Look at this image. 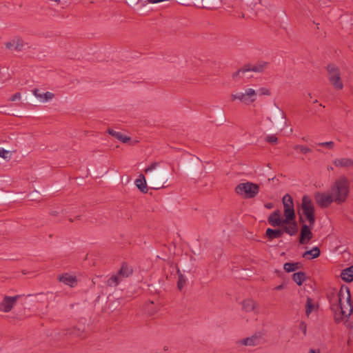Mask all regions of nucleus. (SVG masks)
Wrapping results in <instances>:
<instances>
[{
	"instance_id": "f257e3e1",
	"label": "nucleus",
	"mask_w": 353,
	"mask_h": 353,
	"mask_svg": "<svg viewBox=\"0 0 353 353\" xmlns=\"http://www.w3.org/2000/svg\"><path fill=\"white\" fill-rule=\"evenodd\" d=\"M327 297L336 323L350 316L353 312V304L348 287L342 285L339 291L330 292Z\"/></svg>"
},
{
	"instance_id": "f03ea898",
	"label": "nucleus",
	"mask_w": 353,
	"mask_h": 353,
	"mask_svg": "<svg viewBox=\"0 0 353 353\" xmlns=\"http://www.w3.org/2000/svg\"><path fill=\"white\" fill-rule=\"evenodd\" d=\"M334 203L340 204L344 202L350 192V183L345 176H341L335 181L329 190Z\"/></svg>"
},
{
	"instance_id": "7ed1b4c3",
	"label": "nucleus",
	"mask_w": 353,
	"mask_h": 353,
	"mask_svg": "<svg viewBox=\"0 0 353 353\" xmlns=\"http://www.w3.org/2000/svg\"><path fill=\"white\" fill-rule=\"evenodd\" d=\"M258 97V92L252 88H247L243 91L234 92L231 94L232 101L249 105L255 102Z\"/></svg>"
},
{
	"instance_id": "20e7f679",
	"label": "nucleus",
	"mask_w": 353,
	"mask_h": 353,
	"mask_svg": "<svg viewBox=\"0 0 353 353\" xmlns=\"http://www.w3.org/2000/svg\"><path fill=\"white\" fill-rule=\"evenodd\" d=\"M301 210L310 225L312 227L315 223L314 205L307 195H305L302 198Z\"/></svg>"
},
{
	"instance_id": "39448f33",
	"label": "nucleus",
	"mask_w": 353,
	"mask_h": 353,
	"mask_svg": "<svg viewBox=\"0 0 353 353\" xmlns=\"http://www.w3.org/2000/svg\"><path fill=\"white\" fill-rule=\"evenodd\" d=\"M236 192L248 199L253 198L259 193V186L252 183H242L236 187Z\"/></svg>"
},
{
	"instance_id": "423d86ee",
	"label": "nucleus",
	"mask_w": 353,
	"mask_h": 353,
	"mask_svg": "<svg viewBox=\"0 0 353 353\" xmlns=\"http://www.w3.org/2000/svg\"><path fill=\"white\" fill-rule=\"evenodd\" d=\"M267 64L268 63L261 61L255 65H246L243 68L235 72L233 74L232 77L234 79L236 80L239 77L243 78L245 74L248 72H262L266 68Z\"/></svg>"
},
{
	"instance_id": "0eeeda50",
	"label": "nucleus",
	"mask_w": 353,
	"mask_h": 353,
	"mask_svg": "<svg viewBox=\"0 0 353 353\" xmlns=\"http://www.w3.org/2000/svg\"><path fill=\"white\" fill-rule=\"evenodd\" d=\"M327 72L329 80L334 88L341 90L343 88V84L341 79L339 68L334 65H329Z\"/></svg>"
},
{
	"instance_id": "6e6552de",
	"label": "nucleus",
	"mask_w": 353,
	"mask_h": 353,
	"mask_svg": "<svg viewBox=\"0 0 353 353\" xmlns=\"http://www.w3.org/2000/svg\"><path fill=\"white\" fill-rule=\"evenodd\" d=\"M272 123V125L283 129L287 126V122L285 119V114L284 112L276 108L272 115L268 118Z\"/></svg>"
},
{
	"instance_id": "1a4fd4ad",
	"label": "nucleus",
	"mask_w": 353,
	"mask_h": 353,
	"mask_svg": "<svg viewBox=\"0 0 353 353\" xmlns=\"http://www.w3.org/2000/svg\"><path fill=\"white\" fill-rule=\"evenodd\" d=\"M314 199L316 203L322 208H326L334 202L329 190L325 192H316Z\"/></svg>"
},
{
	"instance_id": "9d476101",
	"label": "nucleus",
	"mask_w": 353,
	"mask_h": 353,
	"mask_svg": "<svg viewBox=\"0 0 353 353\" xmlns=\"http://www.w3.org/2000/svg\"><path fill=\"white\" fill-rule=\"evenodd\" d=\"M20 296V295L5 296L2 301L0 302V312L6 313L10 312Z\"/></svg>"
},
{
	"instance_id": "9b49d317",
	"label": "nucleus",
	"mask_w": 353,
	"mask_h": 353,
	"mask_svg": "<svg viewBox=\"0 0 353 353\" xmlns=\"http://www.w3.org/2000/svg\"><path fill=\"white\" fill-rule=\"evenodd\" d=\"M268 222L272 227L283 225L285 223L284 219L281 218V212L280 210H274L268 217Z\"/></svg>"
},
{
	"instance_id": "f8f14e48",
	"label": "nucleus",
	"mask_w": 353,
	"mask_h": 353,
	"mask_svg": "<svg viewBox=\"0 0 353 353\" xmlns=\"http://www.w3.org/2000/svg\"><path fill=\"white\" fill-rule=\"evenodd\" d=\"M59 281L64 285H68L71 288L77 286L78 280L77 278L69 273H64L59 276Z\"/></svg>"
},
{
	"instance_id": "ddd939ff",
	"label": "nucleus",
	"mask_w": 353,
	"mask_h": 353,
	"mask_svg": "<svg viewBox=\"0 0 353 353\" xmlns=\"http://www.w3.org/2000/svg\"><path fill=\"white\" fill-rule=\"evenodd\" d=\"M312 232L310 227L307 225H303L301 228L299 243L301 244H306L309 243V241L312 238Z\"/></svg>"
},
{
	"instance_id": "4468645a",
	"label": "nucleus",
	"mask_w": 353,
	"mask_h": 353,
	"mask_svg": "<svg viewBox=\"0 0 353 353\" xmlns=\"http://www.w3.org/2000/svg\"><path fill=\"white\" fill-rule=\"evenodd\" d=\"M34 96L41 103H46L50 101L54 97V94L50 92H42L39 89H34L32 90Z\"/></svg>"
},
{
	"instance_id": "2eb2a0df",
	"label": "nucleus",
	"mask_w": 353,
	"mask_h": 353,
	"mask_svg": "<svg viewBox=\"0 0 353 353\" xmlns=\"http://www.w3.org/2000/svg\"><path fill=\"white\" fill-rule=\"evenodd\" d=\"M261 341V336L259 334H254L242 340L237 341L238 345L245 346H254L258 345Z\"/></svg>"
},
{
	"instance_id": "dca6fc26",
	"label": "nucleus",
	"mask_w": 353,
	"mask_h": 353,
	"mask_svg": "<svg viewBox=\"0 0 353 353\" xmlns=\"http://www.w3.org/2000/svg\"><path fill=\"white\" fill-rule=\"evenodd\" d=\"M283 233L285 232L290 236H294L298 232V225L294 220L288 223H283Z\"/></svg>"
},
{
	"instance_id": "f3484780",
	"label": "nucleus",
	"mask_w": 353,
	"mask_h": 353,
	"mask_svg": "<svg viewBox=\"0 0 353 353\" xmlns=\"http://www.w3.org/2000/svg\"><path fill=\"white\" fill-rule=\"evenodd\" d=\"M321 254V250L319 247H313L311 250H307L303 253L302 256L306 259L312 260L318 258Z\"/></svg>"
},
{
	"instance_id": "a211bd4d",
	"label": "nucleus",
	"mask_w": 353,
	"mask_h": 353,
	"mask_svg": "<svg viewBox=\"0 0 353 353\" xmlns=\"http://www.w3.org/2000/svg\"><path fill=\"white\" fill-rule=\"evenodd\" d=\"M341 279L346 282H351L353 281V265L341 272Z\"/></svg>"
},
{
	"instance_id": "6ab92c4d",
	"label": "nucleus",
	"mask_w": 353,
	"mask_h": 353,
	"mask_svg": "<svg viewBox=\"0 0 353 353\" xmlns=\"http://www.w3.org/2000/svg\"><path fill=\"white\" fill-rule=\"evenodd\" d=\"M257 306L256 303L252 299H245L242 303V307L243 310L247 312L254 311Z\"/></svg>"
},
{
	"instance_id": "aec40b11",
	"label": "nucleus",
	"mask_w": 353,
	"mask_h": 353,
	"mask_svg": "<svg viewBox=\"0 0 353 353\" xmlns=\"http://www.w3.org/2000/svg\"><path fill=\"white\" fill-rule=\"evenodd\" d=\"M334 163L336 167L347 168L353 165V161L348 158H341L334 160Z\"/></svg>"
},
{
	"instance_id": "412c9836",
	"label": "nucleus",
	"mask_w": 353,
	"mask_h": 353,
	"mask_svg": "<svg viewBox=\"0 0 353 353\" xmlns=\"http://www.w3.org/2000/svg\"><path fill=\"white\" fill-rule=\"evenodd\" d=\"M265 233L269 239H274L281 237L283 234V230L281 229L274 230L268 228Z\"/></svg>"
},
{
	"instance_id": "4be33fe9",
	"label": "nucleus",
	"mask_w": 353,
	"mask_h": 353,
	"mask_svg": "<svg viewBox=\"0 0 353 353\" xmlns=\"http://www.w3.org/2000/svg\"><path fill=\"white\" fill-rule=\"evenodd\" d=\"M135 185L141 192H147L146 180L143 174H140L139 178L135 181Z\"/></svg>"
},
{
	"instance_id": "5701e85b",
	"label": "nucleus",
	"mask_w": 353,
	"mask_h": 353,
	"mask_svg": "<svg viewBox=\"0 0 353 353\" xmlns=\"http://www.w3.org/2000/svg\"><path fill=\"white\" fill-rule=\"evenodd\" d=\"M7 47L10 49H15L19 51L23 48V43L19 38H15L12 42L7 43Z\"/></svg>"
},
{
	"instance_id": "b1692460",
	"label": "nucleus",
	"mask_w": 353,
	"mask_h": 353,
	"mask_svg": "<svg viewBox=\"0 0 353 353\" xmlns=\"http://www.w3.org/2000/svg\"><path fill=\"white\" fill-rule=\"evenodd\" d=\"M108 132H109L110 134H111L112 137H114L117 139L121 141L122 143H127L130 140L129 137L123 135V134H121L119 132H117L113 130H109Z\"/></svg>"
},
{
	"instance_id": "393cba45",
	"label": "nucleus",
	"mask_w": 353,
	"mask_h": 353,
	"mask_svg": "<svg viewBox=\"0 0 353 353\" xmlns=\"http://www.w3.org/2000/svg\"><path fill=\"white\" fill-rule=\"evenodd\" d=\"M283 204L285 209L294 210L292 199L289 194H285L283 197Z\"/></svg>"
},
{
	"instance_id": "a878e982",
	"label": "nucleus",
	"mask_w": 353,
	"mask_h": 353,
	"mask_svg": "<svg viewBox=\"0 0 353 353\" xmlns=\"http://www.w3.org/2000/svg\"><path fill=\"white\" fill-rule=\"evenodd\" d=\"M305 278V274L303 272H296L293 274V280L299 285H301L303 284Z\"/></svg>"
},
{
	"instance_id": "bb28decb",
	"label": "nucleus",
	"mask_w": 353,
	"mask_h": 353,
	"mask_svg": "<svg viewBox=\"0 0 353 353\" xmlns=\"http://www.w3.org/2000/svg\"><path fill=\"white\" fill-rule=\"evenodd\" d=\"M284 221L285 223H288L290 221L294 220L295 219V213L294 210H284Z\"/></svg>"
},
{
	"instance_id": "cd10ccee",
	"label": "nucleus",
	"mask_w": 353,
	"mask_h": 353,
	"mask_svg": "<svg viewBox=\"0 0 353 353\" xmlns=\"http://www.w3.org/2000/svg\"><path fill=\"white\" fill-rule=\"evenodd\" d=\"M314 309V304L312 299L307 298L305 303V314L308 316Z\"/></svg>"
},
{
	"instance_id": "c85d7f7f",
	"label": "nucleus",
	"mask_w": 353,
	"mask_h": 353,
	"mask_svg": "<svg viewBox=\"0 0 353 353\" xmlns=\"http://www.w3.org/2000/svg\"><path fill=\"white\" fill-rule=\"evenodd\" d=\"M132 273V269L130 268L127 265H123L121 268V270L119 271V276L121 277V276H123V277H127L130 274Z\"/></svg>"
},
{
	"instance_id": "c756f323",
	"label": "nucleus",
	"mask_w": 353,
	"mask_h": 353,
	"mask_svg": "<svg viewBox=\"0 0 353 353\" xmlns=\"http://www.w3.org/2000/svg\"><path fill=\"white\" fill-rule=\"evenodd\" d=\"M283 269L287 272H292L298 269V263H285L283 265Z\"/></svg>"
},
{
	"instance_id": "7c9ffc66",
	"label": "nucleus",
	"mask_w": 353,
	"mask_h": 353,
	"mask_svg": "<svg viewBox=\"0 0 353 353\" xmlns=\"http://www.w3.org/2000/svg\"><path fill=\"white\" fill-rule=\"evenodd\" d=\"M120 282V276L118 275H113L107 281V284L109 286H117Z\"/></svg>"
},
{
	"instance_id": "2f4dec72",
	"label": "nucleus",
	"mask_w": 353,
	"mask_h": 353,
	"mask_svg": "<svg viewBox=\"0 0 353 353\" xmlns=\"http://www.w3.org/2000/svg\"><path fill=\"white\" fill-rule=\"evenodd\" d=\"M294 149L300 150L303 154H307L311 152V150L309 148L301 145H296L294 147Z\"/></svg>"
},
{
	"instance_id": "473e14b6",
	"label": "nucleus",
	"mask_w": 353,
	"mask_h": 353,
	"mask_svg": "<svg viewBox=\"0 0 353 353\" xmlns=\"http://www.w3.org/2000/svg\"><path fill=\"white\" fill-rule=\"evenodd\" d=\"M256 92H258V96L260 95H270V92L268 89L265 88H261L258 90H256Z\"/></svg>"
},
{
	"instance_id": "72a5a7b5",
	"label": "nucleus",
	"mask_w": 353,
	"mask_h": 353,
	"mask_svg": "<svg viewBox=\"0 0 353 353\" xmlns=\"http://www.w3.org/2000/svg\"><path fill=\"white\" fill-rule=\"evenodd\" d=\"M277 140L278 139L274 134H268L265 137V141L272 143H276Z\"/></svg>"
},
{
	"instance_id": "f704fd0d",
	"label": "nucleus",
	"mask_w": 353,
	"mask_h": 353,
	"mask_svg": "<svg viewBox=\"0 0 353 353\" xmlns=\"http://www.w3.org/2000/svg\"><path fill=\"white\" fill-rule=\"evenodd\" d=\"M159 165V163H153L152 164H151L150 166H148V168H146L145 169V174H149L150 172H152L154 170H155Z\"/></svg>"
},
{
	"instance_id": "c9c22d12",
	"label": "nucleus",
	"mask_w": 353,
	"mask_h": 353,
	"mask_svg": "<svg viewBox=\"0 0 353 353\" xmlns=\"http://www.w3.org/2000/svg\"><path fill=\"white\" fill-rule=\"evenodd\" d=\"M185 281L183 276H180L179 277V281H178V283H177L178 288L179 290H181L183 288V286L185 285Z\"/></svg>"
},
{
	"instance_id": "e433bc0d",
	"label": "nucleus",
	"mask_w": 353,
	"mask_h": 353,
	"mask_svg": "<svg viewBox=\"0 0 353 353\" xmlns=\"http://www.w3.org/2000/svg\"><path fill=\"white\" fill-rule=\"evenodd\" d=\"M319 145L321 146H326L329 148H332L334 147V143L333 141H326L319 143Z\"/></svg>"
},
{
	"instance_id": "4c0bfd02",
	"label": "nucleus",
	"mask_w": 353,
	"mask_h": 353,
	"mask_svg": "<svg viewBox=\"0 0 353 353\" xmlns=\"http://www.w3.org/2000/svg\"><path fill=\"white\" fill-rule=\"evenodd\" d=\"M8 151L0 148V157L6 159L8 157Z\"/></svg>"
},
{
	"instance_id": "58836bf2",
	"label": "nucleus",
	"mask_w": 353,
	"mask_h": 353,
	"mask_svg": "<svg viewBox=\"0 0 353 353\" xmlns=\"http://www.w3.org/2000/svg\"><path fill=\"white\" fill-rule=\"evenodd\" d=\"M21 99V94L19 92L15 93L13 96L10 97V101H15L19 100Z\"/></svg>"
},
{
	"instance_id": "ea45409f",
	"label": "nucleus",
	"mask_w": 353,
	"mask_h": 353,
	"mask_svg": "<svg viewBox=\"0 0 353 353\" xmlns=\"http://www.w3.org/2000/svg\"><path fill=\"white\" fill-rule=\"evenodd\" d=\"M285 287H286V284L283 283H282V284H281V285H279L276 286V287L274 288V290H278V291H279V290H282L285 289Z\"/></svg>"
},
{
	"instance_id": "a19ab883",
	"label": "nucleus",
	"mask_w": 353,
	"mask_h": 353,
	"mask_svg": "<svg viewBox=\"0 0 353 353\" xmlns=\"http://www.w3.org/2000/svg\"><path fill=\"white\" fill-rule=\"evenodd\" d=\"M300 329L303 331V334H306V324L303 322L300 323Z\"/></svg>"
},
{
	"instance_id": "79ce46f5",
	"label": "nucleus",
	"mask_w": 353,
	"mask_h": 353,
	"mask_svg": "<svg viewBox=\"0 0 353 353\" xmlns=\"http://www.w3.org/2000/svg\"><path fill=\"white\" fill-rule=\"evenodd\" d=\"M265 207L268 209H271L273 207V204L272 203H268L265 205Z\"/></svg>"
},
{
	"instance_id": "37998d69",
	"label": "nucleus",
	"mask_w": 353,
	"mask_h": 353,
	"mask_svg": "<svg viewBox=\"0 0 353 353\" xmlns=\"http://www.w3.org/2000/svg\"><path fill=\"white\" fill-rule=\"evenodd\" d=\"M308 353H316V351L313 349H311L310 350V351L308 352Z\"/></svg>"
},
{
	"instance_id": "c03bdc74",
	"label": "nucleus",
	"mask_w": 353,
	"mask_h": 353,
	"mask_svg": "<svg viewBox=\"0 0 353 353\" xmlns=\"http://www.w3.org/2000/svg\"><path fill=\"white\" fill-rule=\"evenodd\" d=\"M307 95H308V97H309L310 98H312V94H311V93H310V92H309V93L307 94Z\"/></svg>"
},
{
	"instance_id": "a18cd8bd",
	"label": "nucleus",
	"mask_w": 353,
	"mask_h": 353,
	"mask_svg": "<svg viewBox=\"0 0 353 353\" xmlns=\"http://www.w3.org/2000/svg\"><path fill=\"white\" fill-rule=\"evenodd\" d=\"M317 102H318V101H317L316 99H315V100L313 101V103H317Z\"/></svg>"
}]
</instances>
